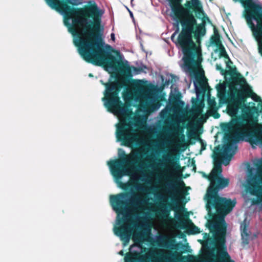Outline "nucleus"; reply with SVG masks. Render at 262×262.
<instances>
[{
	"label": "nucleus",
	"instance_id": "21",
	"mask_svg": "<svg viewBox=\"0 0 262 262\" xmlns=\"http://www.w3.org/2000/svg\"><path fill=\"white\" fill-rule=\"evenodd\" d=\"M214 35L210 38V41L212 44L215 45L216 47H220L222 45L220 40V35L219 33L218 30L214 26Z\"/></svg>",
	"mask_w": 262,
	"mask_h": 262
},
{
	"label": "nucleus",
	"instance_id": "48",
	"mask_svg": "<svg viewBox=\"0 0 262 262\" xmlns=\"http://www.w3.org/2000/svg\"><path fill=\"white\" fill-rule=\"evenodd\" d=\"M153 106H155V107H157V106L158 107V106H160V104H158H158H154V105H153Z\"/></svg>",
	"mask_w": 262,
	"mask_h": 262
},
{
	"label": "nucleus",
	"instance_id": "4",
	"mask_svg": "<svg viewBox=\"0 0 262 262\" xmlns=\"http://www.w3.org/2000/svg\"><path fill=\"white\" fill-rule=\"evenodd\" d=\"M168 1L173 17L178 22H180L182 27L180 39L182 40H190V34L192 31L193 26L196 24V20L190 10L192 9L196 14L199 15V18L204 14L200 1L199 0L188 1L185 4V8L181 4L182 0Z\"/></svg>",
	"mask_w": 262,
	"mask_h": 262
},
{
	"label": "nucleus",
	"instance_id": "33",
	"mask_svg": "<svg viewBox=\"0 0 262 262\" xmlns=\"http://www.w3.org/2000/svg\"><path fill=\"white\" fill-rule=\"evenodd\" d=\"M177 24H176V26L177 27V30H176L175 32L174 33H173V34L172 35L171 37V39L172 41H173V38H174V37L175 36V35L176 34V33H177L179 31V23L180 22H178L177 20Z\"/></svg>",
	"mask_w": 262,
	"mask_h": 262
},
{
	"label": "nucleus",
	"instance_id": "39",
	"mask_svg": "<svg viewBox=\"0 0 262 262\" xmlns=\"http://www.w3.org/2000/svg\"><path fill=\"white\" fill-rule=\"evenodd\" d=\"M246 227H244V229H243V233L242 234V235L243 236V233H244L245 234L246 236H248V234L247 233V231H246Z\"/></svg>",
	"mask_w": 262,
	"mask_h": 262
},
{
	"label": "nucleus",
	"instance_id": "32",
	"mask_svg": "<svg viewBox=\"0 0 262 262\" xmlns=\"http://www.w3.org/2000/svg\"><path fill=\"white\" fill-rule=\"evenodd\" d=\"M217 91L220 92L223 91H224L225 90V86L223 84H218L216 85V86Z\"/></svg>",
	"mask_w": 262,
	"mask_h": 262
},
{
	"label": "nucleus",
	"instance_id": "8",
	"mask_svg": "<svg viewBox=\"0 0 262 262\" xmlns=\"http://www.w3.org/2000/svg\"><path fill=\"white\" fill-rule=\"evenodd\" d=\"M103 84L105 86L104 97L102 98L104 106L111 113L125 115L128 111L127 101L131 99L130 93L128 92L123 93L122 97L125 101V103H123L119 96L121 89L124 85L122 83L113 81L103 83Z\"/></svg>",
	"mask_w": 262,
	"mask_h": 262
},
{
	"label": "nucleus",
	"instance_id": "19",
	"mask_svg": "<svg viewBox=\"0 0 262 262\" xmlns=\"http://www.w3.org/2000/svg\"><path fill=\"white\" fill-rule=\"evenodd\" d=\"M164 161L167 163L169 166L172 168H175V167H180L179 164L177 162L175 161V160H178V158H176V157L171 154H167L164 157Z\"/></svg>",
	"mask_w": 262,
	"mask_h": 262
},
{
	"label": "nucleus",
	"instance_id": "11",
	"mask_svg": "<svg viewBox=\"0 0 262 262\" xmlns=\"http://www.w3.org/2000/svg\"><path fill=\"white\" fill-rule=\"evenodd\" d=\"M184 198V195L181 196L180 199L172 198L171 203H168L163 201L160 203L159 208L157 210V214L158 216L163 220H167L169 217L170 213L171 210L177 211L178 210H185L184 205L185 202L182 205H180V200Z\"/></svg>",
	"mask_w": 262,
	"mask_h": 262
},
{
	"label": "nucleus",
	"instance_id": "10",
	"mask_svg": "<svg viewBox=\"0 0 262 262\" xmlns=\"http://www.w3.org/2000/svg\"><path fill=\"white\" fill-rule=\"evenodd\" d=\"M234 90L237 92L236 97L230 99V103L227 107V112L231 117H237L239 110L244 104L246 98L255 95L251 89H244L239 91L234 88Z\"/></svg>",
	"mask_w": 262,
	"mask_h": 262
},
{
	"label": "nucleus",
	"instance_id": "16",
	"mask_svg": "<svg viewBox=\"0 0 262 262\" xmlns=\"http://www.w3.org/2000/svg\"><path fill=\"white\" fill-rule=\"evenodd\" d=\"M115 235L119 236L122 241L124 246L128 244L130 239L131 230L126 226L122 225L120 227L114 228Z\"/></svg>",
	"mask_w": 262,
	"mask_h": 262
},
{
	"label": "nucleus",
	"instance_id": "38",
	"mask_svg": "<svg viewBox=\"0 0 262 262\" xmlns=\"http://www.w3.org/2000/svg\"><path fill=\"white\" fill-rule=\"evenodd\" d=\"M255 97H256L255 98H253L255 101L261 102H262L260 97L256 96V95H255Z\"/></svg>",
	"mask_w": 262,
	"mask_h": 262
},
{
	"label": "nucleus",
	"instance_id": "50",
	"mask_svg": "<svg viewBox=\"0 0 262 262\" xmlns=\"http://www.w3.org/2000/svg\"><path fill=\"white\" fill-rule=\"evenodd\" d=\"M89 76H90V77H92V76H93V75H92V74H89Z\"/></svg>",
	"mask_w": 262,
	"mask_h": 262
},
{
	"label": "nucleus",
	"instance_id": "15",
	"mask_svg": "<svg viewBox=\"0 0 262 262\" xmlns=\"http://www.w3.org/2000/svg\"><path fill=\"white\" fill-rule=\"evenodd\" d=\"M150 258L154 259L155 262H170L172 254L165 252L162 249L150 251L147 254Z\"/></svg>",
	"mask_w": 262,
	"mask_h": 262
},
{
	"label": "nucleus",
	"instance_id": "44",
	"mask_svg": "<svg viewBox=\"0 0 262 262\" xmlns=\"http://www.w3.org/2000/svg\"><path fill=\"white\" fill-rule=\"evenodd\" d=\"M133 68L134 69V71H139V69H138V68L133 67Z\"/></svg>",
	"mask_w": 262,
	"mask_h": 262
},
{
	"label": "nucleus",
	"instance_id": "47",
	"mask_svg": "<svg viewBox=\"0 0 262 262\" xmlns=\"http://www.w3.org/2000/svg\"><path fill=\"white\" fill-rule=\"evenodd\" d=\"M183 146H184V149H183V150H185V149H186V145H185V144H184V145H183Z\"/></svg>",
	"mask_w": 262,
	"mask_h": 262
},
{
	"label": "nucleus",
	"instance_id": "29",
	"mask_svg": "<svg viewBox=\"0 0 262 262\" xmlns=\"http://www.w3.org/2000/svg\"><path fill=\"white\" fill-rule=\"evenodd\" d=\"M204 106V105L202 106H198L196 108H195L193 110L194 112L198 115L200 116L202 115L203 112V107Z\"/></svg>",
	"mask_w": 262,
	"mask_h": 262
},
{
	"label": "nucleus",
	"instance_id": "24",
	"mask_svg": "<svg viewBox=\"0 0 262 262\" xmlns=\"http://www.w3.org/2000/svg\"><path fill=\"white\" fill-rule=\"evenodd\" d=\"M218 107L209 108L207 112L209 116H212L214 119H218L220 117V114L217 112Z\"/></svg>",
	"mask_w": 262,
	"mask_h": 262
},
{
	"label": "nucleus",
	"instance_id": "3",
	"mask_svg": "<svg viewBox=\"0 0 262 262\" xmlns=\"http://www.w3.org/2000/svg\"><path fill=\"white\" fill-rule=\"evenodd\" d=\"M243 126V123L237 119L232 123L226 124L225 128L229 132V133L225 135L227 143L224 145L223 149L220 146H217L213 151V158L214 163L211 172V177L214 179L217 188H226L229 184V179L224 178L222 175L221 160H223V164L225 166L229 164L232 157L235 154L237 147V145L232 143L238 142L245 136H253L251 134L247 133L246 130L241 129Z\"/></svg>",
	"mask_w": 262,
	"mask_h": 262
},
{
	"label": "nucleus",
	"instance_id": "43",
	"mask_svg": "<svg viewBox=\"0 0 262 262\" xmlns=\"http://www.w3.org/2000/svg\"><path fill=\"white\" fill-rule=\"evenodd\" d=\"M119 254L121 255H123L124 254V252L123 250H121L119 252Z\"/></svg>",
	"mask_w": 262,
	"mask_h": 262
},
{
	"label": "nucleus",
	"instance_id": "54",
	"mask_svg": "<svg viewBox=\"0 0 262 262\" xmlns=\"http://www.w3.org/2000/svg\"><path fill=\"white\" fill-rule=\"evenodd\" d=\"M210 2L212 1L213 0H209Z\"/></svg>",
	"mask_w": 262,
	"mask_h": 262
},
{
	"label": "nucleus",
	"instance_id": "5",
	"mask_svg": "<svg viewBox=\"0 0 262 262\" xmlns=\"http://www.w3.org/2000/svg\"><path fill=\"white\" fill-rule=\"evenodd\" d=\"M119 159L107 162L111 174L115 179L120 180L123 176H129L133 171L142 168L141 150L137 148L129 154L119 149Z\"/></svg>",
	"mask_w": 262,
	"mask_h": 262
},
{
	"label": "nucleus",
	"instance_id": "53",
	"mask_svg": "<svg viewBox=\"0 0 262 262\" xmlns=\"http://www.w3.org/2000/svg\"><path fill=\"white\" fill-rule=\"evenodd\" d=\"M133 1H134V0H132V1H131V4H132V2H133Z\"/></svg>",
	"mask_w": 262,
	"mask_h": 262
},
{
	"label": "nucleus",
	"instance_id": "18",
	"mask_svg": "<svg viewBox=\"0 0 262 262\" xmlns=\"http://www.w3.org/2000/svg\"><path fill=\"white\" fill-rule=\"evenodd\" d=\"M143 257L140 253L137 251L133 253L128 252L126 254L124 260L125 262H138Z\"/></svg>",
	"mask_w": 262,
	"mask_h": 262
},
{
	"label": "nucleus",
	"instance_id": "46",
	"mask_svg": "<svg viewBox=\"0 0 262 262\" xmlns=\"http://www.w3.org/2000/svg\"><path fill=\"white\" fill-rule=\"evenodd\" d=\"M209 236V235L207 234V233H205V235H204V238H205L206 237H208Z\"/></svg>",
	"mask_w": 262,
	"mask_h": 262
},
{
	"label": "nucleus",
	"instance_id": "22",
	"mask_svg": "<svg viewBox=\"0 0 262 262\" xmlns=\"http://www.w3.org/2000/svg\"><path fill=\"white\" fill-rule=\"evenodd\" d=\"M118 181V183L120 188L122 189L127 191L129 189H132L133 188L135 187L136 186L135 185V183L133 182H127L126 183H123L120 181V180H117Z\"/></svg>",
	"mask_w": 262,
	"mask_h": 262
},
{
	"label": "nucleus",
	"instance_id": "37",
	"mask_svg": "<svg viewBox=\"0 0 262 262\" xmlns=\"http://www.w3.org/2000/svg\"><path fill=\"white\" fill-rule=\"evenodd\" d=\"M255 166L257 167L258 170L262 171V161L260 162L259 164H256Z\"/></svg>",
	"mask_w": 262,
	"mask_h": 262
},
{
	"label": "nucleus",
	"instance_id": "25",
	"mask_svg": "<svg viewBox=\"0 0 262 262\" xmlns=\"http://www.w3.org/2000/svg\"><path fill=\"white\" fill-rule=\"evenodd\" d=\"M160 241L162 244L161 246L162 247H166L171 243L169 237L166 235L162 236L160 238Z\"/></svg>",
	"mask_w": 262,
	"mask_h": 262
},
{
	"label": "nucleus",
	"instance_id": "41",
	"mask_svg": "<svg viewBox=\"0 0 262 262\" xmlns=\"http://www.w3.org/2000/svg\"><path fill=\"white\" fill-rule=\"evenodd\" d=\"M173 79L174 80V81H176L177 79H178V78L174 76V75H172V80H173Z\"/></svg>",
	"mask_w": 262,
	"mask_h": 262
},
{
	"label": "nucleus",
	"instance_id": "12",
	"mask_svg": "<svg viewBox=\"0 0 262 262\" xmlns=\"http://www.w3.org/2000/svg\"><path fill=\"white\" fill-rule=\"evenodd\" d=\"M262 181L257 176H253L248 182L247 190L252 195H255L257 199H253L252 204L257 205L262 201V186L260 183Z\"/></svg>",
	"mask_w": 262,
	"mask_h": 262
},
{
	"label": "nucleus",
	"instance_id": "13",
	"mask_svg": "<svg viewBox=\"0 0 262 262\" xmlns=\"http://www.w3.org/2000/svg\"><path fill=\"white\" fill-rule=\"evenodd\" d=\"M215 66L216 70L220 71L222 75H230L232 81L235 84L242 85L246 84L245 78L237 72L235 67L232 68L230 64V67L227 68L228 70H225L222 68L221 64H216Z\"/></svg>",
	"mask_w": 262,
	"mask_h": 262
},
{
	"label": "nucleus",
	"instance_id": "28",
	"mask_svg": "<svg viewBox=\"0 0 262 262\" xmlns=\"http://www.w3.org/2000/svg\"><path fill=\"white\" fill-rule=\"evenodd\" d=\"M255 40L257 42L258 52L260 54V55L262 56V42H261V38H257V39H255ZM261 108H262V102H261Z\"/></svg>",
	"mask_w": 262,
	"mask_h": 262
},
{
	"label": "nucleus",
	"instance_id": "9",
	"mask_svg": "<svg viewBox=\"0 0 262 262\" xmlns=\"http://www.w3.org/2000/svg\"><path fill=\"white\" fill-rule=\"evenodd\" d=\"M117 141L121 142V145L132 147L139 144V137L130 126L129 122L125 120L121 121L117 126L116 131Z\"/></svg>",
	"mask_w": 262,
	"mask_h": 262
},
{
	"label": "nucleus",
	"instance_id": "17",
	"mask_svg": "<svg viewBox=\"0 0 262 262\" xmlns=\"http://www.w3.org/2000/svg\"><path fill=\"white\" fill-rule=\"evenodd\" d=\"M186 219H183L181 216L178 217V221L177 222V226L181 229H184L185 228V224L186 222L190 223L191 227L190 228L189 232L191 234H198L200 232V229L194 225L192 221L188 218V215L185 216Z\"/></svg>",
	"mask_w": 262,
	"mask_h": 262
},
{
	"label": "nucleus",
	"instance_id": "1",
	"mask_svg": "<svg viewBox=\"0 0 262 262\" xmlns=\"http://www.w3.org/2000/svg\"><path fill=\"white\" fill-rule=\"evenodd\" d=\"M52 9L62 14L63 23L74 36L73 42L87 62L102 67H130L117 59L104 48L102 39L104 11L94 1L77 8L81 0H45Z\"/></svg>",
	"mask_w": 262,
	"mask_h": 262
},
{
	"label": "nucleus",
	"instance_id": "26",
	"mask_svg": "<svg viewBox=\"0 0 262 262\" xmlns=\"http://www.w3.org/2000/svg\"><path fill=\"white\" fill-rule=\"evenodd\" d=\"M188 136L189 138H192L193 139H196V140L199 139L202 143L201 150H203L205 149L206 144H204L203 143V141H202V139L199 138L194 132H192L191 133L188 134Z\"/></svg>",
	"mask_w": 262,
	"mask_h": 262
},
{
	"label": "nucleus",
	"instance_id": "35",
	"mask_svg": "<svg viewBox=\"0 0 262 262\" xmlns=\"http://www.w3.org/2000/svg\"><path fill=\"white\" fill-rule=\"evenodd\" d=\"M140 92L143 94V95L146 97V94L149 92V91L147 88H142L140 90Z\"/></svg>",
	"mask_w": 262,
	"mask_h": 262
},
{
	"label": "nucleus",
	"instance_id": "31",
	"mask_svg": "<svg viewBox=\"0 0 262 262\" xmlns=\"http://www.w3.org/2000/svg\"><path fill=\"white\" fill-rule=\"evenodd\" d=\"M209 116L208 113L207 114H202L200 120L203 123L206 122Z\"/></svg>",
	"mask_w": 262,
	"mask_h": 262
},
{
	"label": "nucleus",
	"instance_id": "14",
	"mask_svg": "<svg viewBox=\"0 0 262 262\" xmlns=\"http://www.w3.org/2000/svg\"><path fill=\"white\" fill-rule=\"evenodd\" d=\"M166 179L168 180L166 183V187L168 192L173 195H176L179 193H182L183 195L186 194V191H180L179 188L185 186L184 182L182 180L178 181L175 180L171 175H169Z\"/></svg>",
	"mask_w": 262,
	"mask_h": 262
},
{
	"label": "nucleus",
	"instance_id": "40",
	"mask_svg": "<svg viewBox=\"0 0 262 262\" xmlns=\"http://www.w3.org/2000/svg\"><path fill=\"white\" fill-rule=\"evenodd\" d=\"M111 39L113 40V41H115V34L112 33H111Z\"/></svg>",
	"mask_w": 262,
	"mask_h": 262
},
{
	"label": "nucleus",
	"instance_id": "52",
	"mask_svg": "<svg viewBox=\"0 0 262 262\" xmlns=\"http://www.w3.org/2000/svg\"><path fill=\"white\" fill-rule=\"evenodd\" d=\"M159 165H160V166H162V163H161V164H159Z\"/></svg>",
	"mask_w": 262,
	"mask_h": 262
},
{
	"label": "nucleus",
	"instance_id": "7",
	"mask_svg": "<svg viewBox=\"0 0 262 262\" xmlns=\"http://www.w3.org/2000/svg\"><path fill=\"white\" fill-rule=\"evenodd\" d=\"M196 25L193 26V30L190 33V40H182L180 38V33L178 39L177 45H179L182 50L183 54V59L185 66L189 68H191L196 61L201 62L202 58L201 49L199 46H197L192 39V34H194V37L196 39V43L199 45L201 42V37L206 34L205 25L204 23H201L198 25L194 30V27Z\"/></svg>",
	"mask_w": 262,
	"mask_h": 262
},
{
	"label": "nucleus",
	"instance_id": "51",
	"mask_svg": "<svg viewBox=\"0 0 262 262\" xmlns=\"http://www.w3.org/2000/svg\"><path fill=\"white\" fill-rule=\"evenodd\" d=\"M260 134L262 135V128H261V129L260 130Z\"/></svg>",
	"mask_w": 262,
	"mask_h": 262
},
{
	"label": "nucleus",
	"instance_id": "30",
	"mask_svg": "<svg viewBox=\"0 0 262 262\" xmlns=\"http://www.w3.org/2000/svg\"><path fill=\"white\" fill-rule=\"evenodd\" d=\"M216 107H217L216 103L214 99L208 100V108Z\"/></svg>",
	"mask_w": 262,
	"mask_h": 262
},
{
	"label": "nucleus",
	"instance_id": "20",
	"mask_svg": "<svg viewBox=\"0 0 262 262\" xmlns=\"http://www.w3.org/2000/svg\"><path fill=\"white\" fill-rule=\"evenodd\" d=\"M202 176L204 178L207 179L210 182V185L207 189V194L210 193L213 191H215L217 189V185L214 179L211 177V173L209 174H206L205 172H202Z\"/></svg>",
	"mask_w": 262,
	"mask_h": 262
},
{
	"label": "nucleus",
	"instance_id": "42",
	"mask_svg": "<svg viewBox=\"0 0 262 262\" xmlns=\"http://www.w3.org/2000/svg\"><path fill=\"white\" fill-rule=\"evenodd\" d=\"M181 142H185V138H184V136L183 134L182 135V137H181Z\"/></svg>",
	"mask_w": 262,
	"mask_h": 262
},
{
	"label": "nucleus",
	"instance_id": "36",
	"mask_svg": "<svg viewBox=\"0 0 262 262\" xmlns=\"http://www.w3.org/2000/svg\"><path fill=\"white\" fill-rule=\"evenodd\" d=\"M197 83H198V82H194V86H195V90H196V93L197 94H199V93H200V88L198 87V85H197Z\"/></svg>",
	"mask_w": 262,
	"mask_h": 262
},
{
	"label": "nucleus",
	"instance_id": "2",
	"mask_svg": "<svg viewBox=\"0 0 262 262\" xmlns=\"http://www.w3.org/2000/svg\"><path fill=\"white\" fill-rule=\"evenodd\" d=\"M224 188H217L215 191L206 194V210L210 216L213 215L211 210L214 208L217 213L216 217L218 220L210 221L207 227L210 232L215 233L214 244L219 246L217 252L220 257V262H234L231 259L230 256L226 250V225L224 216L229 213L235 207L236 201L235 200H231L219 195V191Z\"/></svg>",
	"mask_w": 262,
	"mask_h": 262
},
{
	"label": "nucleus",
	"instance_id": "45",
	"mask_svg": "<svg viewBox=\"0 0 262 262\" xmlns=\"http://www.w3.org/2000/svg\"><path fill=\"white\" fill-rule=\"evenodd\" d=\"M106 49H110L111 48V46L107 45H106Z\"/></svg>",
	"mask_w": 262,
	"mask_h": 262
},
{
	"label": "nucleus",
	"instance_id": "49",
	"mask_svg": "<svg viewBox=\"0 0 262 262\" xmlns=\"http://www.w3.org/2000/svg\"><path fill=\"white\" fill-rule=\"evenodd\" d=\"M149 167H151V168H153V167H154V166H153V165H149Z\"/></svg>",
	"mask_w": 262,
	"mask_h": 262
},
{
	"label": "nucleus",
	"instance_id": "6",
	"mask_svg": "<svg viewBox=\"0 0 262 262\" xmlns=\"http://www.w3.org/2000/svg\"><path fill=\"white\" fill-rule=\"evenodd\" d=\"M130 194L129 192H123L110 196V203L117 214L118 224L124 223L130 216L129 211L131 209L136 211L140 210L145 202L139 194L135 193H132L131 198L126 200Z\"/></svg>",
	"mask_w": 262,
	"mask_h": 262
},
{
	"label": "nucleus",
	"instance_id": "23",
	"mask_svg": "<svg viewBox=\"0 0 262 262\" xmlns=\"http://www.w3.org/2000/svg\"><path fill=\"white\" fill-rule=\"evenodd\" d=\"M220 49V56L221 57H224L225 58L227 59L228 61H226L227 68L230 67V64H232V62L229 58L228 55L227 54L225 48L223 45L219 47Z\"/></svg>",
	"mask_w": 262,
	"mask_h": 262
},
{
	"label": "nucleus",
	"instance_id": "34",
	"mask_svg": "<svg viewBox=\"0 0 262 262\" xmlns=\"http://www.w3.org/2000/svg\"><path fill=\"white\" fill-rule=\"evenodd\" d=\"M198 84L201 86V87H203L204 85H207V86H208V85H207V83L206 80H199L198 81Z\"/></svg>",
	"mask_w": 262,
	"mask_h": 262
},
{
	"label": "nucleus",
	"instance_id": "27",
	"mask_svg": "<svg viewBox=\"0 0 262 262\" xmlns=\"http://www.w3.org/2000/svg\"><path fill=\"white\" fill-rule=\"evenodd\" d=\"M133 239L135 243L137 244L138 243H139V244H140L143 242V236L140 234H135L133 235Z\"/></svg>",
	"mask_w": 262,
	"mask_h": 262
}]
</instances>
